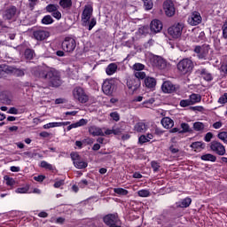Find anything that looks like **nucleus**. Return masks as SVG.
I'll return each instance as SVG.
<instances>
[{
  "instance_id": "f257e3e1",
  "label": "nucleus",
  "mask_w": 227,
  "mask_h": 227,
  "mask_svg": "<svg viewBox=\"0 0 227 227\" xmlns=\"http://www.w3.org/2000/svg\"><path fill=\"white\" fill-rule=\"evenodd\" d=\"M37 77L45 79L51 88H59V86H61V75L59 72L54 68L45 67L41 69L39 76Z\"/></svg>"
},
{
  "instance_id": "f03ea898",
  "label": "nucleus",
  "mask_w": 227,
  "mask_h": 227,
  "mask_svg": "<svg viewBox=\"0 0 227 227\" xmlns=\"http://www.w3.org/2000/svg\"><path fill=\"white\" fill-rule=\"evenodd\" d=\"M93 15V7L86 5L82 13V26L88 27L89 31H91L94 27L97 26V19L91 18Z\"/></svg>"
},
{
  "instance_id": "7ed1b4c3",
  "label": "nucleus",
  "mask_w": 227,
  "mask_h": 227,
  "mask_svg": "<svg viewBox=\"0 0 227 227\" xmlns=\"http://www.w3.org/2000/svg\"><path fill=\"white\" fill-rule=\"evenodd\" d=\"M176 68L182 75H190L194 70V62L189 58L183 59L177 63Z\"/></svg>"
},
{
  "instance_id": "20e7f679",
  "label": "nucleus",
  "mask_w": 227,
  "mask_h": 227,
  "mask_svg": "<svg viewBox=\"0 0 227 227\" xmlns=\"http://www.w3.org/2000/svg\"><path fill=\"white\" fill-rule=\"evenodd\" d=\"M4 74H12L16 77H24V70L19 69L15 67L8 66L6 64L0 65V75H4Z\"/></svg>"
},
{
  "instance_id": "39448f33",
  "label": "nucleus",
  "mask_w": 227,
  "mask_h": 227,
  "mask_svg": "<svg viewBox=\"0 0 227 227\" xmlns=\"http://www.w3.org/2000/svg\"><path fill=\"white\" fill-rule=\"evenodd\" d=\"M62 50L65 52H74L75 51V47H77V42L74 39V37H65L61 44Z\"/></svg>"
},
{
  "instance_id": "423d86ee",
  "label": "nucleus",
  "mask_w": 227,
  "mask_h": 227,
  "mask_svg": "<svg viewBox=\"0 0 227 227\" xmlns=\"http://www.w3.org/2000/svg\"><path fill=\"white\" fill-rule=\"evenodd\" d=\"M73 96L75 100H78L81 104H86L90 98L84 92V89L81 87H76L73 90Z\"/></svg>"
},
{
  "instance_id": "0eeeda50",
  "label": "nucleus",
  "mask_w": 227,
  "mask_h": 227,
  "mask_svg": "<svg viewBox=\"0 0 227 227\" xmlns=\"http://www.w3.org/2000/svg\"><path fill=\"white\" fill-rule=\"evenodd\" d=\"M194 52L197 54L199 59H207L208 58V52L210 51V45L204 44L202 46H195Z\"/></svg>"
},
{
  "instance_id": "6e6552de",
  "label": "nucleus",
  "mask_w": 227,
  "mask_h": 227,
  "mask_svg": "<svg viewBox=\"0 0 227 227\" xmlns=\"http://www.w3.org/2000/svg\"><path fill=\"white\" fill-rule=\"evenodd\" d=\"M151 65L155 68H159L160 70H164L168 67V62L166 59H162L160 56H153L150 59Z\"/></svg>"
},
{
  "instance_id": "1a4fd4ad",
  "label": "nucleus",
  "mask_w": 227,
  "mask_h": 227,
  "mask_svg": "<svg viewBox=\"0 0 227 227\" xmlns=\"http://www.w3.org/2000/svg\"><path fill=\"white\" fill-rule=\"evenodd\" d=\"M184 30V23H177L168 27V35L172 38H180L182 36V31Z\"/></svg>"
},
{
  "instance_id": "9d476101",
  "label": "nucleus",
  "mask_w": 227,
  "mask_h": 227,
  "mask_svg": "<svg viewBox=\"0 0 227 227\" xmlns=\"http://www.w3.org/2000/svg\"><path fill=\"white\" fill-rule=\"evenodd\" d=\"M104 223L109 227H121L118 215H108L104 217Z\"/></svg>"
},
{
  "instance_id": "9b49d317",
  "label": "nucleus",
  "mask_w": 227,
  "mask_h": 227,
  "mask_svg": "<svg viewBox=\"0 0 227 227\" xmlns=\"http://www.w3.org/2000/svg\"><path fill=\"white\" fill-rule=\"evenodd\" d=\"M163 10L167 17H174L175 13H176L175 4L171 0H166L163 3Z\"/></svg>"
},
{
  "instance_id": "f8f14e48",
  "label": "nucleus",
  "mask_w": 227,
  "mask_h": 227,
  "mask_svg": "<svg viewBox=\"0 0 227 227\" xmlns=\"http://www.w3.org/2000/svg\"><path fill=\"white\" fill-rule=\"evenodd\" d=\"M202 20L201 14L199 12L194 11L188 17L187 22L190 26H199Z\"/></svg>"
},
{
  "instance_id": "ddd939ff",
  "label": "nucleus",
  "mask_w": 227,
  "mask_h": 227,
  "mask_svg": "<svg viewBox=\"0 0 227 227\" xmlns=\"http://www.w3.org/2000/svg\"><path fill=\"white\" fill-rule=\"evenodd\" d=\"M33 36L37 42H43L51 36V34H49V31L40 28L33 31Z\"/></svg>"
},
{
  "instance_id": "4468645a",
  "label": "nucleus",
  "mask_w": 227,
  "mask_h": 227,
  "mask_svg": "<svg viewBox=\"0 0 227 227\" xmlns=\"http://www.w3.org/2000/svg\"><path fill=\"white\" fill-rule=\"evenodd\" d=\"M102 91L105 95H113V91H114V82L113 80H106L102 84Z\"/></svg>"
},
{
  "instance_id": "2eb2a0df",
  "label": "nucleus",
  "mask_w": 227,
  "mask_h": 227,
  "mask_svg": "<svg viewBox=\"0 0 227 227\" xmlns=\"http://www.w3.org/2000/svg\"><path fill=\"white\" fill-rule=\"evenodd\" d=\"M210 148L213 152L217 153V155H224L226 153V149L224 145L217 141L211 142Z\"/></svg>"
},
{
  "instance_id": "dca6fc26",
  "label": "nucleus",
  "mask_w": 227,
  "mask_h": 227,
  "mask_svg": "<svg viewBox=\"0 0 227 227\" xmlns=\"http://www.w3.org/2000/svg\"><path fill=\"white\" fill-rule=\"evenodd\" d=\"M15 15H17V7L14 5H10L3 12V18L5 20H12Z\"/></svg>"
},
{
  "instance_id": "f3484780",
  "label": "nucleus",
  "mask_w": 227,
  "mask_h": 227,
  "mask_svg": "<svg viewBox=\"0 0 227 227\" xmlns=\"http://www.w3.org/2000/svg\"><path fill=\"white\" fill-rule=\"evenodd\" d=\"M151 33L153 35H157V33H160L162 31V22L159 20H153L150 24Z\"/></svg>"
},
{
  "instance_id": "a211bd4d",
  "label": "nucleus",
  "mask_w": 227,
  "mask_h": 227,
  "mask_svg": "<svg viewBox=\"0 0 227 227\" xmlns=\"http://www.w3.org/2000/svg\"><path fill=\"white\" fill-rule=\"evenodd\" d=\"M163 93H175L176 91V86L169 81H166L161 85Z\"/></svg>"
},
{
  "instance_id": "6ab92c4d",
  "label": "nucleus",
  "mask_w": 227,
  "mask_h": 227,
  "mask_svg": "<svg viewBox=\"0 0 227 227\" xmlns=\"http://www.w3.org/2000/svg\"><path fill=\"white\" fill-rule=\"evenodd\" d=\"M127 86L129 90H131V91H137V89L141 86V81L137 78H130L127 82Z\"/></svg>"
},
{
  "instance_id": "aec40b11",
  "label": "nucleus",
  "mask_w": 227,
  "mask_h": 227,
  "mask_svg": "<svg viewBox=\"0 0 227 227\" xmlns=\"http://www.w3.org/2000/svg\"><path fill=\"white\" fill-rule=\"evenodd\" d=\"M133 130L139 134H145L148 130V124L145 121H138L134 125Z\"/></svg>"
},
{
  "instance_id": "412c9836",
  "label": "nucleus",
  "mask_w": 227,
  "mask_h": 227,
  "mask_svg": "<svg viewBox=\"0 0 227 227\" xmlns=\"http://www.w3.org/2000/svg\"><path fill=\"white\" fill-rule=\"evenodd\" d=\"M197 74L200 75V77H203L205 81H212V73L208 71L207 68H200L197 71Z\"/></svg>"
},
{
  "instance_id": "4be33fe9",
  "label": "nucleus",
  "mask_w": 227,
  "mask_h": 227,
  "mask_svg": "<svg viewBox=\"0 0 227 227\" xmlns=\"http://www.w3.org/2000/svg\"><path fill=\"white\" fill-rule=\"evenodd\" d=\"M104 130H106V129H102L97 126H91L89 128V132L91 134V136H105Z\"/></svg>"
},
{
  "instance_id": "5701e85b",
  "label": "nucleus",
  "mask_w": 227,
  "mask_h": 227,
  "mask_svg": "<svg viewBox=\"0 0 227 227\" xmlns=\"http://www.w3.org/2000/svg\"><path fill=\"white\" fill-rule=\"evenodd\" d=\"M191 203H192V200H191V198H185L176 202V207L177 208H187V207H190Z\"/></svg>"
},
{
  "instance_id": "b1692460",
  "label": "nucleus",
  "mask_w": 227,
  "mask_h": 227,
  "mask_svg": "<svg viewBox=\"0 0 227 227\" xmlns=\"http://www.w3.org/2000/svg\"><path fill=\"white\" fill-rule=\"evenodd\" d=\"M161 125L164 129H172L175 125V121L169 117H164L161 119Z\"/></svg>"
},
{
  "instance_id": "393cba45",
  "label": "nucleus",
  "mask_w": 227,
  "mask_h": 227,
  "mask_svg": "<svg viewBox=\"0 0 227 227\" xmlns=\"http://www.w3.org/2000/svg\"><path fill=\"white\" fill-rule=\"evenodd\" d=\"M145 84L149 90H153L157 86V80L153 77H146L145 79Z\"/></svg>"
},
{
  "instance_id": "a878e982",
  "label": "nucleus",
  "mask_w": 227,
  "mask_h": 227,
  "mask_svg": "<svg viewBox=\"0 0 227 227\" xmlns=\"http://www.w3.org/2000/svg\"><path fill=\"white\" fill-rule=\"evenodd\" d=\"M116 70H118V65L116 63H111L107 66L106 73L107 75H114V74H116Z\"/></svg>"
},
{
  "instance_id": "bb28decb",
  "label": "nucleus",
  "mask_w": 227,
  "mask_h": 227,
  "mask_svg": "<svg viewBox=\"0 0 227 227\" xmlns=\"http://www.w3.org/2000/svg\"><path fill=\"white\" fill-rule=\"evenodd\" d=\"M191 148H192V150H194V152H201V150H205V143L193 142L191 145Z\"/></svg>"
},
{
  "instance_id": "cd10ccee",
  "label": "nucleus",
  "mask_w": 227,
  "mask_h": 227,
  "mask_svg": "<svg viewBox=\"0 0 227 227\" xmlns=\"http://www.w3.org/2000/svg\"><path fill=\"white\" fill-rule=\"evenodd\" d=\"M189 98L192 106H194V104H200V102H201V95L200 94L192 93V95H190Z\"/></svg>"
},
{
  "instance_id": "c85d7f7f",
  "label": "nucleus",
  "mask_w": 227,
  "mask_h": 227,
  "mask_svg": "<svg viewBox=\"0 0 227 227\" xmlns=\"http://www.w3.org/2000/svg\"><path fill=\"white\" fill-rule=\"evenodd\" d=\"M59 4L63 10H70L72 8V0H60Z\"/></svg>"
},
{
  "instance_id": "c756f323",
  "label": "nucleus",
  "mask_w": 227,
  "mask_h": 227,
  "mask_svg": "<svg viewBox=\"0 0 227 227\" xmlns=\"http://www.w3.org/2000/svg\"><path fill=\"white\" fill-rule=\"evenodd\" d=\"M74 166L77 169H84L88 168V162L82 160L80 158L77 161H74Z\"/></svg>"
},
{
  "instance_id": "7c9ffc66",
  "label": "nucleus",
  "mask_w": 227,
  "mask_h": 227,
  "mask_svg": "<svg viewBox=\"0 0 227 227\" xmlns=\"http://www.w3.org/2000/svg\"><path fill=\"white\" fill-rule=\"evenodd\" d=\"M201 160H209L210 162H215L216 157L214 154L207 153L200 157Z\"/></svg>"
},
{
  "instance_id": "2f4dec72",
  "label": "nucleus",
  "mask_w": 227,
  "mask_h": 227,
  "mask_svg": "<svg viewBox=\"0 0 227 227\" xmlns=\"http://www.w3.org/2000/svg\"><path fill=\"white\" fill-rule=\"evenodd\" d=\"M45 10L48 13H53L57 10H59V5L54 4H50L45 7Z\"/></svg>"
},
{
  "instance_id": "473e14b6",
  "label": "nucleus",
  "mask_w": 227,
  "mask_h": 227,
  "mask_svg": "<svg viewBox=\"0 0 227 227\" xmlns=\"http://www.w3.org/2000/svg\"><path fill=\"white\" fill-rule=\"evenodd\" d=\"M144 3V8L146 12L153 8V0H142Z\"/></svg>"
},
{
  "instance_id": "72a5a7b5",
  "label": "nucleus",
  "mask_w": 227,
  "mask_h": 227,
  "mask_svg": "<svg viewBox=\"0 0 227 227\" xmlns=\"http://www.w3.org/2000/svg\"><path fill=\"white\" fill-rule=\"evenodd\" d=\"M53 23H54V20L51 15H46L42 20V24H44L45 26H49V24H53Z\"/></svg>"
},
{
  "instance_id": "f704fd0d",
  "label": "nucleus",
  "mask_w": 227,
  "mask_h": 227,
  "mask_svg": "<svg viewBox=\"0 0 227 227\" xmlns=\"http://www.w3.org/2000/svg\"><path fill=\"white\" fill-rule=\"evenodd\" d=\"M114 192L119 196H127L129 194V191L123 188H114Z\"/></svg>"
},
{
  "instance_id": "c9c22d12",
  "label": "nucleus",
  "mask_w": 227,
  "mask_h": 227,
  "mask_svg": "<svg viewBox=\"0 0 227 227\" xmlns=\"http://www.w3.org/2000/svg\"><path fill=\"white\" fill-rule=\"evenodd\" d=\"M181 129L182 130L179 131V134H185L191 131V127L185 122L181 123Z\"/></svg>"
},
{
  "instance_id": "e433bc0d",
  "label": "nucleus",
  "mask_w": 227,
  "mask_h": 227,
  "mask_svg": "<svg viewBox=\"0 0 227 227\" xmlns=\"http://www.w3.org/2000/svg\"><path fill=\"white\" fill-rule=\"evenodd\" d=\"M25 58L26 59H33V58H35V51L27 49L25 51Z\"/></svg>"
},
{
  "instance_id": "4c0bfd02",
  "label": "nucleus",
  "mask_w": 227,
  "mask_h": 227,
  "mask_svg": "<svg viewBox=\"0 0 227 227\" xmlns=\"http://www.w3.org/2000/svg\"><path fill=\"white\" fill-rule=\"evenodd\" d=\"M193 129L197 132H200L205 129V124H203L202 122L197 121L193 123Z\"/></svg>"
},
{
  "instance_id": "58836bf2",
  "label": "nucleus",
  "mask_w": 227,
  "mask_h": 227,
  "mask_svg": "<svg viewBox=\"0 0 227 227\" xmlns=\"http://www.w3.org/2000/svg\"><path fill=\"white\" fill-rule=\"evenodd\" d=\"M134 75V79H139L140 81L146 77V74L143 71H135Z\"/></svg>"
},
{
  "instance_id": "ea45409f",
  "label": "nucleus",
  "mask_w": 227,
  "mask_h": 227,
  "mask_svg": "<svg viewBox=\"0 0 227 227\" xmlns=\"http://www.w3.org/2000/svg\"><path fill=\"white\" fill-rule=\"evenodd\" d=\"M41 168H43L44 169H49V171L54 170V167L45 160L41 161Z\"/></svg>"
},
{
  "instance_id": "a19ab883",
  "label": "nucleus",
  "mask_w": 227,
  "mask_h": 227,
  "mask_svg": "<svg viewBox=\"0 0 227 227\" xmlns=\"http://www.w3.org/2000/svg\"><path fill=\"white\" fill-rule=\"evenodd\" d=\"M179 106L181 107H189V106H192V103L191 101V99H182L179 103Z\"/></svg>"
},
{
  "instance_id": "79ce46f5",
  "label": "nucleus",
  "mask_w": 227,
  "mask_h": 227,
  "mask_svg": "<svg viewBox=\"0 0 227 227\" xmlns=\"http://www.w3.org/2000/svg\"><path fill=\"white\" fill-rule=\"evenodd\" d=\"M137 194L140 198H148L150 196V191L143 189L138 191Z\"/></svg>"
},
{
  "instance_id": "37998d69",
  "label": "nucleus",
  "mask_w": 227,
  "mask_h": 227,
  "mask_svg": "<svg viewBox=\"0 0 227 227\" xmlns=\"http://www.w3.org/2000/svg\"><path fill=\"white\" fill-rule=\"evenodd\" d=\"M218 139H221V141H223L225 145H227V132L222 131L217 135Z\"/></svg>"
},
{
  "instance_id": "c03bdc74",
  "label": "nucleus",
  "mask_w": 227,
  "mask_h": 227,
  "mask_svg": "<svg viewBox=\"0 0 227 227\" xmlns=\"http://www.w3.org/2000/svg\"><path fill=\"white\" fill-rule=\"evenodd\" d=\"M55 127H61V124L58 122H49L43 125V129H54Z\"/></svg>"
},
{
  "instance_id": "a18cd8bd",
  "label": "nucleus",
  "mask_w": 227,
  "mask_h": 227,
  "mask_svg": "<svg viewBox=\"0 0 227 227\" xmlns=\"http://www.w3.org/2000/svg\"><path fill=\"white\" fill-rule=\"evenodd\" d=\"M4 178L6 182V185H10V186L15 185V180L12 177L5 176Z\"/></svg>"
},
{
  "instance_id": "49530a36",
  "label": "nucleus",
  "mask_w": 227,
  "mask_h": 227,
  "mask_svg": "<svg viewBox=\"0 0 227 227\" xmlns=\"http://www.w3.org/2000/svg\"><path fill=\"white\" fill-rule=\"evenodd\" d=\"M133 68H134L135 72H141V70H145V65H143L141 63H136L133 66Z\"/></svg>"
},
{
  "instance_id": "de8ad7c7",
  "label": "nucleus",
  "mask_w": 227,
  "mask_h": 227,
  "mask_svg": "<svg viewBox=\"0 0 227 227\" xmlns=\"http://www.w3.org/2000/svg\"><path fill=\"white\" fill-rule=\"evenodd\" d=\"M28 191H29V188L27 187H20L15 190V192L17 194H26V192H27Z\"/></svg>"
},
{
  "instance_id": "09e8293b",
  "label": "nucleus",
  "mask_w": 227,
  "mask_h": 227,
  "mask_svg": "<svg viewBox=\"0 0 227 227\" xmlns=\"http://www.w3.org/2000/svg\"><path fill=\"white\" fill-rule=\"evenodd\" d=\"M51 17H53L57 20H61V12H59V10L57 9L56 11L53 12V13H51Z\"/></svg>"
},
{
  "instance_id": "8fccbe9b",
  "label": "nucleus",
  "mask_w": 227,
  "mask_h": 227,
  "mask_svg": "<svg viewBox=\"0 0 227 227\" xmlns=\"http://www.w3.org/2000/svg\"><path fill=\"white\" fill-rule=\"evenodd\" d=\"M71 159H72L74 164H75V162H77V160H80L81 156L77 153H71Z\"/></svg>"
},
{
  "instance_id": "3c124183",
  "label": "nucleus",
  "mask_w": 227,
  "mask_h": 227,
  "mask_svg": "<svg viewBox=\"0 0 227 227\" xmlns=\"http://www.w3.org/2000/svg\"><path fill=\"white\" fill-rule=\"evenodd\" d=\"M110 117L114 119V121H120V114H118V112L111 113Z\"/></svg>"
},
{
  "instance_id": "603ef678",
  "label": "nucleus",
  "mask_w": 227,
  "mask_h": 227,
  "mask_svg": "<svg viewBox=\"0 0 227 227\" xmlns=\"http://www.w3.org/2000/svg\"><path fill=\"white\" fill-rule=\"evenodd\" d=\"M16 33L15 30L9 28V33L7 34L8 38H10V40H15V36H16Z\"/></svg>"
},
{
  "instance_id": "864d4df0",
  "label": "nucleus",
  "mask_w": 227,
  "mask_h": 227,
  "mask_svg": "<svg viewBox=\"0 0 227 227\" xmlns=\"http://www.w3.org/2000/svg\"><path fill=\"white\" fill-rule=\"evenodd\" d=\"M38 4V0H28V6L30 10H35V6Z\"/></svg>"
},
{
  "instance_id": "5fc2aeb1",
  "label": "nucleus",
  "mask_w": 227,
  "mask_h": 227,
  "mask_svg": "<svg viewBox=\"0 0 227 227\" xmlns=\"http://www.w3.org/2000/svg\"><path fill=\"white\" fill-rule=\"evenodd\" d=\"M212 137H214V134H212V132H207L204 137V141H206V143H210Z\"/></svg>"
},
{
  "instance_id": "6e6d98bb",
  "label": "nucleus",
  "mask_w": 227,
  "mask_h": 227,
  "mask_svg": "<svg viewBox=\"0 0 227 227\" xmlns=\"http://www.w3.org/2000/svg\"><path fill=\"white\" fill-rule=\"evenodd\" d=\"M219 104H226L227 103V93H224L222 97L218 99Z\"/></svg>"
},
{
  "instance_id": "4d7b16f0",
  "label": "nucleus",
  "mask_w": 227,
  "mask_h": 227,
  "mask_svg": "<svg viewBox=\"0 0 227 227\" xmlns=\"http://www.w3.org/2000/svg\"><path fill=\"white\" fill-rule=\"evenodd\" d=\"M138 141L141 145H144V143H148V139L146 137V135H141L138 138Z\"/></svg>"
},
{
  "instance_id": "13d9d810",
  "label": "nucleus",
  "mask_w": 227,
  "mask_h": 227,
  "mask_svg": "<svg viewBox=\"0 0 227 227\" xmlns=\"http://www.w3.org/2000/svg\"><path fill=\"white\" fill-rule=\"evenodd\" d=\"M61 185H65L64 180L56 181L55 184H53V187H55V189H59Z\"/></svg>"
},
{
  "instance_id": "bf43d9fd",
  "label": "nucleus",
  "mask_w": 227,
  "mask_h": 227,
  "mask_svg": "<svg viewBox=\"0 0 227 227\" xmlns=\"http://www.w3.org/2000/svg\"><path fill=\"white\" fill-rule=\"evenodd\" d=\"M223 29V36L227 39V22H225L222 27Z\"/></svg>"
},
{
  "instance_id": "052dcab7",
  "label": "nucleus",
  "mask_w": 227,
  "mask_h": 227,
  "mask_svg": "<svg viewBox=\"0 0 227 227\" xmlns=\"http://www.w3.org/2000/svg\"><path fill=\"white\" fill-rule=\"evenodd\" d=\"M151 166L153 171H159V168H160V166H159V163H157V161H152Z\"/></svg>"
},
{
  "instance_id": "680f3d73",
  "label": "nucleus",
  "mask_w": 227,
  "mask_h": 227,
  "mask_svg": "<svg viewBox=\"0 0 227 227\" xmlns=\"http://www.w3.org/2000/svg\"><path fill=\"white\" fill-rule=\"evenodd\" d=\"M190 109L192 111H198L199 113H201L202 111L205 110V108H203V106H191Z\"/></svg>"
},
{
  "instance_id": "e2e57ef3",
  "label": "nucleus",
  "mask_w": 227,
  "mask_h": 227,
  "mask_svg": "<svg viewBox=\"0 0 227 227\" xmlns=\"http://www.w3.org/2000/svg\"><path fill=\"white\" fill-rule=\"evenodd\" d=\"M7 113L8 114H19V110L15 107H11Z\"/></svg>"
},
{
  "instance_id": "0e129e2a",
  "label": "nucleus",
  "mask_w": 227,
  "mask_h": 227,
  "mask_svg": "<svg viewBox=\"0 0 227 227\" xmlns=\"http://www.w3.org/2000/svg\"><path fill=\"white\" fill-rule=\"evenodd\" d=\"M34 180H35V182H43V180H45V176H37L34 177Z\"/></svg>"
},
{
  "instance_id": "69168bd1",
  "label": "nucleus",
  "mask_w": 227,
  "mask_h": 227,
  "mask_svg": "<svg viewBox=\"0 0 227 227\" xmlns=\"http://www.w3.org/2000/svg\"><path fill=\"white\" fill-rule=\"evenodd\" d=\"M78 124V127H82L88 123V121L85 119H81L79 121L76 122Z\"/></svg>"
},
{
  "instance_id": "338daca9",
  "label": "nucleus",
  "mask_w": 227,
  "mask_h": 227,
  "mask_svg": "<svg viewBox=\"0 0 227 227\" xmlns=\"http://www.w3.org/2000/svg\"><path fill=\"white\" fill-rule=\"evenodd\" d=\"M169 151L171 152V153H178L180 152V150H178V148H175L174 145L169 146Z\"/></svg>"
},
{
  "instance_id": "774afa93",
  "label": "nucleus",
  "mask_w": 227,
  "mask_h": 227,
  "mask_svg": "<svg viewBox=\"0 0 227 227\" xmlns=\"http://www.w3.org/2000/svg\"><path fill=\"white\" fill-rule=\"evenodd\" d=\"M213 127H214L215 129H221V127H223V122H221V121H216V122H215V123L213 124Z\"/></svg>"
}]
</instances>
